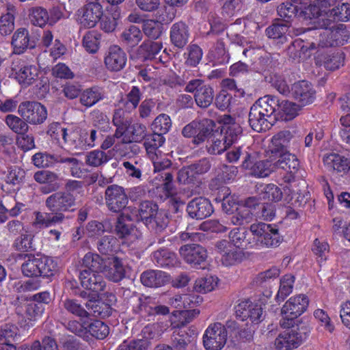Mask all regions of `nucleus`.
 <instances>
[{"label": "nucleus", "instance_id": "c03bdc74", "mask_svg": "<svg viewBox=\"0 0 350 350\" xmlns=\"http://www.w3.org/2000/svg\"><path fill=\"white\" fill-rule=\"evenodd\" d=\"M259 189V198L278 202L282 198L281 189L274 184L260 185Z\"/></svg>", "mask_w": 350, "mask_h": 350}, {"label": "nucleus", "instance_id": "7ed1b4c3", "mask_svg": "<svg viewBox=\"0 0 350 350\" xmlns=\"http://www.w3.org/2000/svg\"><path fill=\"white\" fill-rule=\"evenodd\" d=\"M102 261L103 259L98 254H86L83 260L84 267L79 276L81 285L93 299L98 297L105 287V282L100 273L102 271Z\"/></svg>", "mask_w": 350, "mask_h": 350}, {"label": "nucleus", "instance_id": "f03ea898", "mask_svg": "<svg viewBox=\"0 0 350 350\" xmlns=\"http://www.w3.org/2000/svg\"><path fill=\"white\" fill-rule=\"evenodd\" d=\"M141 219L150 228H163L167 226V217L162 211H159L158 206L150 201L141 203L138 211L129 206L121 214L116 226L117 234L124 239L125 243L130 244L138 240L142 233L133 227L131 223L133 220Z\"/></svg>", "mask_w": 350, "mask_h": 350}, {"label": "nucleus", "instance_id": "4d7b16f0", "mask_svg": "<svg viewBox=\"0 0 350 350\" xmlns=\"http://www.w3.org/2000/svg\"><path fill=\"white\" fill-rule=\"evenodd\" d=\"M33 162L34 165L38 167H49L54 165L57 162H59L57 157L53 155L38 152L33 156Z\"/></svg>", "mask_w": 350, "mask_h": 350}, {"label": "nucleus", "instance_id": "49530a36", "mask_svg": "<svg viewBox=\"0 0 350 350\" xmlns=\"http://www.w3.org/2000/svg\"><path fill=\"white\" fill-rule=\"evenodd\" d=\"M254 204V206H252V213L253 215L256 218L269 221L273 219L275 216V212L271 204L258 202L256 198Z\"/></svg>", "mask_w": 350, "mask_h": 350}, {"label": "nucleus", "instance_id": "6e6552de", "mask_svg": "<svg viewBox=\"0 0 350 350\" xmlns=\"http://www.w3.org/2000/svg\"><path fill=\"white\" fill-rule=\"evenodd\" d=\"M10 77H14L23 87L33 84L39 77L40 70L33 64H25L19 61L12 62Z\"/></svg>", "mask_w": 350, "mask_h": 350}, {"label": "nucleus", "instance_id": "c9c22d12", "mask_svg": "<svg viewBox=\"0 0 350 350\" xmlns=\"http://www.w3.org/2000/svg\"><path fill=\"white\" fill-rule=\"evenodd\" d=\"M323 162L330 169L346 173L350 170V161L337 154H329L323 159Z\"/></svg>", "mask_w": 350, "mask_h": 350}, {"label": "nucleus", "instance_id": "13d9d810", "mask_svg": "<svg viewBox=\"0 0 350 350\" xmlns=\"http://www.w3.org/2000/svg\"><path fill=\"white\" fill-rule=\"evenodd\" d=\"M108 158L105 152L100 150H94L87 153L85 163L92 167H98L107 163Z\"/></svg>", "mask_w": 350, "mask_h": 350}, {"label": "nucleus", "instance_id": "cd10ccee", "mask_svg": "<svg viewBox=\"0 0 350 350\" xmlns=\"http://www.w3.org/2000/svg\"><path fill=\"white\" fill-rule=\"evenodd\" d=\"M299 105L295 103L282 100L281 101L277 99V104L275 105V111H274V116L275 118H281L284 120H290L297 116L298 111L299 110Z\"/></svg>", "mask_w": 350, "mask_h": 350}, {"label": "nucleus", "instance_id": "393cba45", "mask_svg": "<svg viewBox=\"0 0 350 350\" xmlns=\"http://www.w3.org/2000/svg\"><path fill=\"white\" fill-rule=\"evenodd\" d=\"M124 113L122 109L116 111L113 118V124L116 126L115 135L113 136L109 135L105 138L101 145L103 149L107 150L111 147L115 143V138L124 137V134L128 127V123L127 121L124 120Z\"/></svg>", "mask_w": 350, "mask_h": 350}, {"label": "nucleus", "instance_id": "603ef678", "mask_svg": "<svg viewBox=\"0 0 350 350\" xmlns=\"http://www.w3.org/2000/svg\"><path fill=\"white\" fill-rule=\"evenodd\" d=\"M5 123L8 126L14 133L17 134H25L28 131V125L19 117L14 115H8L5 117Z\"/></svg>", "mask_w": 350, "mask_h": 350}, {"label": "nucleus", "instance_id": "0e129e2a", "mask_svg": "<svg viewBox=\"0 0 350 350\" xmlns=\"http://www.w3.org/2000/svg\"><path fill=\"white\" fill-rule=\"evenodd\" d=\"M31 21L36 26L43 27L49 21V14L46 9L40 7L33 8L31 12Z\"/></svg>", "mask_w": 350, "mask_h": 350}, {"label": "nucleus", "instance_id": "0eeeda50", "mask_svg": "<svg viewBox=\"0 0 350 350\" xmlns=\"http://www.w3.org/2000/svg\"><path fill=\"white\" fill-rule=\"evenodd\" d=\"M308 304L309 299L304 294H299L289 298L281 309L282 326L284 327H293L294 320L306 310Z\"/></svg>", "mask_w": 350, "mask_h": 350}, {"label": "nucleus", "instance_id": "37998d69", "mask_svg": "<svg viewBox=\"0 0 350 350\" xmlns=\"http://www.w3.org/2000/svg\"><path fill=\"white\" fill-rule=\"evenodd\" d=\"M219 280L214 275L200 278L195 281L193 289L200 293H206L214 291L219 284Z\"/></svg>", "mask_w": 350, "mask_h": 350}, {"label": "nucleus", "instance_id": "f8f14e48", "mask_svg": "<svg viewBox=\"0 0 350 350\" xmlns=\"http://www.w3.org/2000/svg\"><path fill=\"white\" fill-rule=\"evenodd\" d=\"M185 90L194 94L195 101L200 107H208L213 100V90L209 85L204 84L202 80L190 81L186 85Z\"/></svg>", "mask_w": 350, "mask_h": 350}, {"label": "nucleus", "instance_id": "c756f323", "mask_svg": "<svg viewBox=\"0 0 350 350\" xmlns=\"http://www.w3.org/2000/svg\"><path fill=\"white\" fill-rule=\"evenodd\" d=\"M292 137L293 135L289 131H282L273 135L270 146L271 155L276 157L284 152H288L286 148Z\"/></svg>", "mask_w": 350, "mask_h": 350}, {"label": "nucleus", "instance_id": "7c9ffc66", "mask_svg": "<svg viewBox=\"0 0 350 350\" xmlns=\"http://www.w3.org/2000/svg\"><path fill=\"white\" fill-rule=\"evenodd\" d=\"M205 122L208 123V120L202 121V122H192L186 125L183 129V135L186 137H195L194 142L199 143L204 140V137L206 133L209 132L208 128H204ZM212 123V121H209Z\"/></svg>", "mask_w": 350, "mask_h": 350}, {"label": "nucleus", "instance_id": "79ce46f5", "mask_svg": "<svg viewBox=\"0 0 350 350\" xmlns=\"http://www.w3.org/2000/svg\"><path fill=\"white\" fill-rule=\"evenodd\" d=\"M276 157L271 155L269 159L257 161L252 168V174L257 177H267L275 170L274 161Z\"/></svg>", "mask_w": 350, "mask_h": 350}, {"label": "nucleus", "instance_id": "4c0bfd02", "mask_svg": "<svg viewBox=\"0 0 350 350\" xmlns=\"http://www.w3.org/2000/svg\"><path fill=\"white\" fill-rule=\"evenodd\" d=\"M105 98L103 91L97 87L88 88L80 94V103L86 107H91Z\"/></svg>", "mask_w": 350, "mask_h": 350}, {"label": "nucleus", "instance_id": "774afa93", "mask_svg": "<svg viewBox=\"0 0 350 350\" xmlns=\"http://www.w3.org/2000/svg\"><path fill=\"white\" fill-rule=\"evenodd\" d=\"M18 334V328L13 325H5L0 329V345L13 342Z\"/></svg>", "mask_w": 350, "mask_h": 350}, {"label": "nucleus", "instance_id": "e2e57ef3", "mask_svg": "<svg viewBox=\"0 0 350 350\" xmlns=\"http://www.w3.org/2000/svg\"><path fill=\"white\" fill-rule=\"evenodd\" d=\"M117 246V239L112 235H106L99 241L98 243V250L103 254H108L115 250Z\"/></svg>", "mask_w": 350, "mask_h": 350}, {"label": "nucleus", "instance_id": "9b49d317", "mask_svg": "<svg viewBox=\"0 0 350 350\" xmlns=\"http://www.w3.org/2000/svg\"><path fill=\"white\" fill-rule=\"evenodd\" d=\"M18 113L25 121L31 124H42L47 118L46 107L38 102L21 103L18 106Z\"/></svg>", "mask_w": 350, "mask_h": 350}, {"label": "nucleus", "instance_id": "f257e3e1", "mask_svg": "<svg viewBox=\"0 0 350 350\" xmlns=\"http://www.w3.org/2000/svg\"><path fill=\"white\" fill-rule=\"evenodd\" d=\"M319 0H314L310 4L302 7H297L296 10L298 16L304 20H313L316 28H325L323 33H319L320 39L318 46L323 47L337 45L340 43L339 38L343 35L344 25H339L337 27L332 26L329 29L330 19L327 18V10L336 3V0H321V6L317 5ZM295 8L291 5L282 4L279 7L278 12L280 16L291 18L294 14Z\"/></svg>", "mask_w": 350, "mask_h": 350}, {"label": "nucleus", "instance_id": "a211bd4d", "mask_svg": "<svg viewBox=\"0 0 350 350\" xmlns=\"http://www.w3.org/2000/svg\"><path fill=\"white\" fill-rule=\"evenodd\" d=\"M274 161L275 170H282L286 174L284 179L286 182H291L294 175L299 169V163L295 154H291L289 152H284L276 156Z\"/></svg>", "mask_w": 350, "mask_h": 350}, {"label": "nucleus", "instance_id": "a878e982", "mask_svg": "<svg viewBox=\"0 0 350 350\" xmlns=\"http://www.w3.org/2000/svg\"><path fill=\"white\" fill-rule=\"evenodd\" d=\"M256 197L249 198L245 204L236 207L234 213H230V221L233 225H243L247 223L251 219L252 213V206H254V202Z\"/></svg>", "mask_w": 350, "mask_h": 350}, {"label": "nucleus", "instance_id": "6e6d98bb", "mask_svg": "<svg viewBox=\"0 0 350 350\" xmlns=\"http://www.w3.org/2000/svg\"><path fill=\"white\" fill-rule=\"evenodd\" d=\"M314 317L317 321L320 327H323L325 331L332 334L335 329V325L328 314L322 309H317L314 312Z\"/></svg>", "mask_w": 350, "mask_h": 350}, {"label": "nucleus", "instance_id": "ea45409f", "mask_svg": "<svg viewBox=\"0 0 350 350\" xmlns=\"http://www.w3.org/2000/svg\"><path fill=\"white\" fill-rule=\"evenodd\" d=\"M164 142L165 138L163 135L154 133L145 139L144 145L150 159L156 158V154H160L161 151L159 148L164 144Z\"/></svg>", "mask_w": 350, "mask_h": 350}, {"label": "nucleus", "instance_id": "f704fd0d", "mask_svg": "<svg viewBox=\"0 0 350 350\" xmlns=\"http://www.w3.org/2000/svg\"><path fill=\"white\" fill-rule=\"evenodd\" d=\"M248 233L245 228H235L229 234L231 245L239 250L250 247V242L252 241V234L247 237Z\"/></svg>", "mask_w": 350, "mask_h": 350}, {"label": "nucleus", "instance_id": "2eb2a0df", "mask_svg": "<svg viewBox=\"0 0 350 350\" xmlns=\"http://www.w3.org/2000/svg\"><path fill=\"white\" fill-rule=\"evenodd\" d=\"M217 252L221 255V263L226 267L241 262L245 258L242 250L234 247L226 240H221L216 243Z\"/></svg>", "mask_w": 350, "mask_h": 350}, {"label": "nucleus", "instance_id": "bb28decb", "mask_svg": "<svg viewBox=\"0 0 350 350\" xmlns=\"http://www.w3.org/2000/svg\"><path fill=\"white\" fill-rule=\"evenodd\" d=\"M315 64L323 66L327 70H334L339 68L343 63V57L339 53L328 55L324 51L319 50L314 57Z\"/></svg>", "mask_w": 350, "mask_h": 350}, {"label": "nucleus", "instance_id": "864d4df0", "mask_svg": "<svg viewBox=\"0 0 350 350\" xmlns=\"http://www.w3.org/2000/svg\"><path fill=\"white\" fill-rule=\"evenodd\" d=\"M87 332L98 339H103L109 334V329L105 323L97 320L87 325Z\"/></svg>", "mask_w": 350, "mask_h": 350}, {"label": "nucleus", "instance_id": "09e8293b", "mask_svg": "<svg viewBox=\"0 0 350 350\" xmlns=\"http://www.w3.org/2000/svg\"><path fill=\"white\" fill-rule=\"evenodd\" d=\"M143 31L150 38L157 39L163 31V24L157 20L148 19L144 21Z\"/></svg>", "mask_w": 350, "mask_h": 350}, {"label": "nucleus", "instance_id": "3c124183", "mask_svg": "<svg viewBox=\"0 0 350 350\" xmlns=\"http://www.w3.org/2000/svg\"><path fill=\"white\" fill-rule=\"evenodd\" d=\"M350 17V6L348 3H342L336 8L329 10L327 18L330 19L329 25L332 21H347Z\"/></svg>", "mask_w": 350, "mask_h": 350}, {"label": "nucleus", "instance_id": "69168bd1", "mask_svg": "<svg viewBox=\"0 0 350 350\" xmlns=\"http://www.w3.org/2000/svg\"><path fill=\"white\" fill-rule=\"evenodd\" d=\"M130 129L131 137L129 138H126V137L124 136L122 140V142L128 143L133 141L139 142L142 140L146 135V127L144 124L135 123L131 127Z\"/></svg>", "mask_w": 350, "mask_h": 350}, {"label": "nucleus", "instance_id": "bf43d9fd", "mask_svg": "<svg viewBox=\"0 0 350 350\" xmlns=\"http://www.w3.org/2000/svg\"><path fill=\"white\" fill-rule=\"evenodd\" d=\"M44 311V306L42 303L30 302L26 306L25 314L30 321L40 319Z\"/></svg>", "mask_w": 350, "mask_h": 350}, {"label": "nucleus", "instance_id": "680f3d73", "mask_svg": "<svg viewBox=\"0 0 350 350\" xmlns=\"http://www.w3.org/2000/svg\"><path fill=\"white\" fill-rule=\"evenodd\" d=\"M289 27L284 22L275 23L266 29V33L269 38H282L288 31Z\"/></svg>", "mask_w": 350, "mask_h": 350}, {"label": "nucleus", "instance_id": "b1692460", "mask_svg": "<svg viewBox=\"0 0 350 350\" xmlns=\"http://www.w3.org/2000/svg\"><path fill=\"white\" fill-rule=\"evenodd\" d=\"M187 211L191 217L202 219L211 215L213 207L207 199L200 197L192 200L188 204Z\"/></svg>", "mask_w": 350, "mask_h": 350}, {"label": "nucleus", "instance_id": "5701e85b", "mask_svg": "<svg viewBox=\"0 0 350 350\" xmlns=\"http://www.w3.org/2000/svg\"><path fill=\"white\" fill-rule=\"evenodd\" d=\"M305 338V334L298 333L293 328L280 334L275 339V345L278 350H291L297 348Z\"/></svg>", "mask_w": 350, "mask_h": 350}, {"label": "nucleus", "instance_id": "aec40b11", "mask_svg": "<svg viewBox=\"0 0 350 350\" xmlns=\"http://www.w3.org/2000/svg\"><path fill=\"white\" fill-rule=\"evenodd\" d=\"M75 203V198L68 192L58 191L49 196L45 204L51 212L67 211L73 206Z\"/></svg>", "mask_w": 350, "mask_h": 350}, {"label": "nucleus", "instance_id": "5fc2aeb1", "mask_svg": "<svg viewBox=\"0 0 350 350\" xmlns=\"http://www.w3.org/2000/svg\"><path fill=\"white\" fill-rule=\"evenodd\" d=\"M14 29V9L8 8L7 13L0 17V33L1 35H8Z\"/></svg>", "mask_w": 350, "mask_h": 350}, {"label": "nucleus", "instance_id": "9d476101", "mask_svg": "<svg viewBox=\"0 0 350 350\" xmlns=\"http://www.w3.org/2000/svg\"><path fill=\"white\" fill-rule=\"evenodd\" d=\"M103 15V8L98 2H90L79 10L77 16V21L84 28H93L100 21Z\"/></svg>", "mask_w": 350, "mask_h": 350}, {"label": "nucleus", "instance_id": "4468645a", "mask_svg": "<svg viewBox=\"0 0 350 350\" xmlns=\"http://www.w3.org/2000/svg\"><path fill=\"white\" fill-rule=\"evenodd\" d=\"M316 93L313 85L306 80L295 82L291 88L292 96L301 107L312 103L316 98Z\"/></svg>", "mask_w": 350, "mask_h": 350}, {"label": "nucleus", "instance_id": "a19ab883", "mask_svg": "<svg viewBox=\"0 0 350 350\" xmlns=\"http://www.w3.org/2000/svg\"><path fill=\"white\" fill-rule=\"evenodd\" d=\"M86 135L87 132L85 131H79L72 128L66 129L62 144H66L72 148L82 149V137Z\"/></svg>", "mask_w": 350, "mask_h": 350}, {"label": "nucleus", "instance_id": "6ab92c4d", "mask_svg": "<svg viewBox=\"0 0 350 350\" xmlns=\"http://www.w3.org/2000/svg\"><path fill=\"white\" fill-rule=\"evenodd\" d=\"M105 200L108 208L113 212H119L126 209L128 198L124 189L118 185H113L105 191Z\"/></svg>", "mask_w": 350, "mask_h": 350}, {"label": "nucleus", "instance_id": "dca6fc26", "mask_svg": "<svg viewBox=\"0 0 350 350\" xmlns=\"http://www.w3.org/2000/svg\"><path fill=\"white\" fill-rule=\"evenodd\" d=\"M179 252L184 260L193 267L204 265L208 257L206 250L198 244L183 245Z\"/></svg>", "mask_w": 350, "mask_h": 350}, {"label": "nucleus", "instance_id": "c85d7f7f", "mask_svg": "<svg viewBox=\"0 0 350 350\" xmlns=\"http://www.w3.org/2000/svg\"><path fill=\"white\" fill-rule=\"evenodd\" d=\"M224 121L225 124L221 131L223 133L220 135L224 143L229 147L237 141L242 129L239 124L232 122V119L230 116L225 117Z\"/></svg>", "mask_w": 350, "mask_h": 350}, {"label": "nucleus", "instance_id": "473e14b6", "mask_svg": "<svg viewBox=\"0 0 350 350\" xmlns=\"http://www.w3.org/2000/svg\"><path fill=\"white\" fill-rule=\"evenodd\" d=\"M317 47V44H305L301 40H295L288 47V53L294 59L304 60L310 57V51Z\"/></svg>", "mask_w": 350, "mask_h": 350}, {"label": "nucleus", "instance_id": "ddd939ff", "mask_svg": "<svg viewBox=\"0 0 350 350\" xmlns=\"http://www.w3.org/2000/svg\"><path fill=\"white\" fill-rule=\"evenodd\" d=\"M235 314L241 320H250L254 325L260 323L265 318L261 305L250 300L240 301L235 307Z\"/></svg>", "mask_w": 350, "mask_h": 350}, {"label": "nucleus", "instance_id": "4be33fe9", "mask_svg": "<svg viewBox=\"0 0 350 350\" xmlns=\"http://www.w3.org/2000/svg\"><path fill=\"white\" fill-rule=\"evenodd\" d=\"M33 177L36 182L42 185L40 189L44 193L57 191L62 185L61 177L57 174L49 170L37 172Z\"/></svg>", "mask_w": 350, "mask_h": 350}, {"label": "nucleus", "instance_id": "412c9836", "mask_svg": "<svg viewBox=\"0 0 350 350\" xmlns=\"http://www.w3.org/2000/svg\"><path fill=\"white\" fill-rule=\"evenodd\" d=\"M127 57L118 45L111 46L104 57L105 66L110 71H120L125 66Z\"/></svg>", "mask_w": 350, "mask_h": 350}, {"label": "nucleus", "instance_id": "72a5a7b5", "mask_svg": "<svg viewBox=\"0 0 350 350\" xmlns=\"http://www.w3.org/2000/svg\"><path fill=\"white\" fill-rule=\"evenodd\" d=\"M189 31L187 25L183 23L174 24L170 31L172 42L178 48L184 47L189 40Z\"/></svg>", "mask_w": 350, "mask_h": 350}, {"label": "nucleus", "instance_id": "f3484780", "mask_svg": "<svg viewBox=\"0 0 350 350\" xmlns=\"http://www.w3.org/2000/svg\"><path fill=\"white\" fill-rule=\"evenodd\" d=\"M128 269L126 262L117 256L108 258L102 265V271L109 280L118 282L122 280L126 275Z\"/></svg>", "mask_w": 350, "mask_h": 350}, {"label": "nucleus", "instance_id": "20e7f679", "mask_svg": "<svg viewBox=\"0 0 350 350\" xmlns=\"http://www.w3.org/2000/svg\"><path fill=\"white\" fill-rule=\"evenodd\" d=\"M21 271L26 277L50 278L57 273V263L49 256L27 254L23 258Z\"/></svg>", "mask_w": 350, "mask_h": 350}, {"label": "nucleus", "instance_id": "2f4dec72", "mask_svg": "<svg viewBox=\"0 0 350 350\" xmlns=\"http://www.w3.org/2000/svg\"><path fill=\"white\" fill-rule=\"evenodd\" d=\"M12 45L14 53L18 54L23 53L29 47L34 46L30 43L29 31L25 28H19L14 33Z\"/></svg>", "mask_w": 350, "mask_h": 350}, {"label": "nucleus", "instance_id": "423d86ee", "mask_svg": "<svg viewBox=\"0 0 350 350\" xmlns=\"http://www.w3.org/2000/svg\"><path fill=\"white\" fill-rule=\"evenodd\" d=\"M252 241L250 247L256 249L269 248L278 246L281 237L278 228L271 224L262 222L255 223L250 226Z\"/></svg>", "mask_w": 350, "mask_h": 350}, {"label": "nucleus", "instance_id": "39448f33", "mask_svg": "<svg viewBox=\"0 0 350 350\" xmlns=\"http://www.w3.org/2000/svg\"><path fill=\"white\" fill-rule=\"evenodd\" d=\"M276 104L277 98L268 95L259 98L251 107L249 122L253 130L262 132L269 128L267 118L273 115Z\"/></svg>", "mask_w": 350, "mask_h": 350}, {"label": "nucleus", "instance_id": "de8ad7c7", "mask_svg": "<svg viewBox=\"0 0 350 350\" xmlns=\"http://www.w3.org/2000/svg\"><path fill=\"white\" fill-rule=\"evenodd\" d=\"M121 38L128 46H135L142 40L143 35L139 27L131 25L124 30Z\"/></svg>", "mask_w": 350, "mask_h": 350}, {"label": "nucleus", "instance_id": "8fccbe9b", "mask_svg": "<svg viewBox=\"0 0 350 350\" xmlns=\"http://www.w3.org/2000/svg\"><path fill=\"white\" fill-rule=\"evenodd\" d=\"M172 126L170 117L165 113L159 115L152 124V129L154 133L163 135L169 131Z\"/></svg>", "mask_w": 350, "mask_h": 350}, {"label": "nucleus", "instance_id": "58836bf2", "mask_svg": "<svg viewBox=\"0 0 350 350\" xmlns=\"http://www.w3.org/2000/svg\"><path fill=\"white\" fill-rule=\"evenodd\" d=\"M162 47L160 42L144 41L137 50L138 57L142 60L152 59L160 52Z\"/></svg>", "mask_w": 350, "mask_h": 350}, {"label": "nucleus", "instance_id": "052dcab7", "mask_svg": "<svg viewBox=\"0 0 350 350\" xmlns=\"http://www.w3.org/2000/svg\"><path fill=\"white\" fill-rule=\"evenodd\" d=\"M24 171L20 168L12 166L8 169L7 172H4V176L2 178L8 184L18 185L24 177Z\"/></svg>", "mask_w": 350, "mask_h": 350}, {"label": "nucleus", "instance_id": "a18cd8bd", "mask_svg": "<svg viewBox=\"0 0 350 350\" xmlns=\"http://www.w3.org/2000/svg\"><path fill=\"white\" fill-rule=\"evenodd\" d=\"M295 277L291 274H286L280 279L279 290L275 296L278 301H283L293 289Z\"/></svg>", "mask_w": 350, "mask_h": 350}, {"label": "nucleus", "instance_id": "1a4fd4ad", "mask_svg": "<svg viewBox=\"0 0 350 350\" xmlns=\"http://www.w3.org/2000/svg\"><path fill=\"white\" fill-rule=\"evenodd\" d=\"M226 329L221 323L210 325L203 335V345L206 350H221L227 341Z\"/></svg>", "mask_w": 350, "mask_h": 350}, {"label": "nucleus", "instance_id": "e433bc0d", "mask_svg": "<svg viewBox=\"0 0 350 350\" xmlns=\"http://www.w3.org/2000/svg\"><path fill=\"white\" fill-rule=\"evenodd\" d=\"M168 280L167 275L161 271L150 270L141 275L142 283L148 287H158L163 285Z\"/></svg>", "mask_w": 350, "mask_h": 350}, {"label": "nucleus", "instance_id": "338daca9", "mask_svg": "<svg viewBox=\"0 0 350 350\" xmlns=\"http://www.w3.org/2000/svg\"><path fill=\"white\" fill-rule=\"evenodd\" d=\"M97 33L94 31H89L83 39V46L90 53H95L99 48V41Z\"/></svg>", "mask_w": 350, "mask_h": 350}]
</instances>
